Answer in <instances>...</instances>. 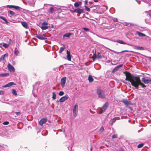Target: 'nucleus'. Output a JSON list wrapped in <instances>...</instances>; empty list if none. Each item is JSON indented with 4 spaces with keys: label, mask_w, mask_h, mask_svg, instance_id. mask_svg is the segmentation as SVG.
<instances>
[{
    "label": "nucleus",
    "mask_w": 151,
    "mask_h": 151,
    "mask_svg": "<svg viewBox=\"0 0 151 151\" xmlns=\"http://www.w3.org/2000/svg\"><path fill=\"white\" fill-rule=\"evenodd\" d=\"M125 73V80L130 82L131 85L134 86L135 89H138L139 85L143 88L146 87V86L141 82L139 77L134 76L129 72H126Z\"/></svg>",
    "instance_id": "nucleus-1"
},
{
    "label": "nucleus",
    "mask_w": 151,
    "mask_h": 151,
    "mask_svg": "<svg viewBox=\"0 0 151 151\" xmlns=\"http://www.w3.org/2000/svg\"><path fill=\"white\" fill-rule=\"evenodd\" d=\"M96 93L99 98H103L105 97V92L103 89L98 88L96 91Z\"/></svg>",
    "instance_id": "nucleus-2"
},
{
    "label": "nucleus",
    "mask_w": 151,
    "mask_h": 151,
    "mask_svg": "<svg viewBox=\"0 0 151 151\" xmlns=\"http://www.w3.org/2000/svg\"><path fill=\"white\" fill-rule=\"evenodd\" d=\"M78 105L77 104H76L73 107V116L75 117H76L77 114L78 110Z\"/></svg>",
    "instance_id": "nucleus-3"
},
{
    "label": "nucleus",
    "mask_w": 151,
    "mask_h": 151,
    "mask_svg": "<svg viewBox=\"0 0 151 151\" xmlns=\"http://www.w3.org/2000/svg\"><path fill=\"white\" fill-rule=\"evenodd\" d=\"M108 104L107 103H105V104L103 106L102 108L100 109L99 110V113H102L105 111L107 107Z\"/></svg>",
    "instance_id": "nucleus-4"
},
{
    "label": "nucleus",
    "mask_w": 151,
    "mask_h": 151,
    "mask_svg": "<svg viewBox=\"0 0 151 151\" xmlns=\"http://www.w3.org/2000/svg\"><path fill=\"white\" fill-rule=\"evenodd\" d=\"M36 37L38 39L41 40H45L46 39V37L44 35H36Z\"/></svg>",
    "instance_id": "nucleus-5"
},
{
    "label": "nucleus",
    "mask_w": 151,
    "mask_h": 151,
    "mask_svg": "<svg viewBox=\"0 0 151 151\" xmlns=\"http://www.w3.org/2000/svg\"><path fill=\"white\" fill-rule=\"evenodd\" d=\"M74 12L75 13L80 14L83 13L85 12L84 10L80 8H77L74 9Z\"/></svg>",
    "instance_id": "nucleus-6"
},
{
    "label": "nucleus",
    "mask_w": 151,
    "mask_h": 151,
    "mask_svg": "<svg viewBox=\"0 0 151 151\" xmlns=\"http://www.w3.org/2000/svg\"><path fill=\"white\" fill-rule=\"evenodd\" d=\"M7 67L9 70L11 72H14L15 71V69L10 64H8Z\"/></svg>",
    "instance_id": "nucleus-7"
},
{
    "label": "nucleus",
    "mask_w": 151,
    "mask_h": 151,
    "mask_svg": "<svg viewBox=\"0 0 151 151\" xmlns=\"http://www.w3.org/2000/svg\"><path fill=\"white\" fill-rule=\"evenodd\" d=\"M69 97L68 96H65L59 99V101L61 103H62L65 100L68 99Z\"/></svg>",
    "instance_id": "nucleus-8"
},
{
    "label": "nucleus",
    "mask_w": 151,
    "mask_h": 151,
    "mask_svg": "<svg viewBox=\"0 0 151 151\" xmlns=\"http://www.w3.org/2000/svg\"><path fill=\"white\" fill-rule=\"evenodd\" d=\"M47 121L46 118L42 119L39 122V124L41 126H42L43 124L46 123Z\"/></svg>",
    "instance_id": "nucleus-9"
},
{
    "label": "nucleus",
    "mask_w": 151,
    "mask_h": 151,
    "mask_svg": "<svg viewBox=\"0 0 151 151\" xmlns=\"http://www.w3.org/2000/svg\"><path fill=\"white\" fill-rule=\"evenodd\" d=\"M142 81L145 84L151 83V79H146L145 78H142Z\"/></svg>",
    "instance_id": "nucleus-10"
},
{
    "label": "nucleus",
    "mask_w": 151,
    "mask_h": 151,
    "mask_svg": "<svg viewBox=\"0 0 151 151\" xmlns=\"http://www.w3.org/2000/svg\"><path fill=\"white\" fill-rule=\"evenodd\" d=\"M66 77H64L61 78V84L62 87H63L65 86L66 82Z\"/></svg>",
    "instance_id": "nucleus-11"
},
{
    "label": "nucleus",
    "mask_w": 151,
    "mask_h": 151,
    "mask_svg": "<svg viewBox=\"0 0 151 151\" xmlns=\"http://www.w3.org/2000/svg\"><path fill=\"white\" fill-rule=\"evenodd\" d=\"M67 56L66 57L67 58V60L70 61L71 60V56L70 55V52L69 51H68V50L67 51Z\"/></svg>",
    "instance_id": "nucleus-12"
},
{
    "label": "nucleus",
    "mask_w": 151,
    "mask_h": 151,
    "mask_svg": "<svg viewBox=\"0 0 151 151\" xmlns=\"http://www.w3.org/2000/svg\"><path fill=\"white\" fill-rule=\"evenodd\" d=\"M15 84L13 82H11L3 86V88H6L9 87L10 86H12V85H15Z\"/></svg>",
    "instance_id": "nucleus-13"
},
{
    "label": "nucleus",
    "mask_w": 151,
    "mask_h": 151,
    "mask_svg": "<svg viewBox=\"0 0 151 151\" xmlns=\"http://www.w3.org/2000/svg\"><path fill=\"white\" fill-rule=\"evenodd\" d=\"M122 102L126 106H127L128 105L130 104V102L126 99H123Z\"/></svg>",
    "instance_id": "nucleus-14"
},
{
    "label": "nucleus",
    "mask_w": 151,
    "mask_h": 151,
    "mask_svg": "<svg viewBox=\"0 0 151 151\" xmlns=\"http://www.w3.org/2000/svg\"><path fill=\"white\" fill-rule=\"evenodd\" d=\"M136 33L138 35V36L140 37H144L146 36V35L138 31H136Z\"/></svg>",
    "instance_id": "nucleus-15"
},
{
    "label": "nucleus",
    "mask_w": 151,
    "mask_h": 151,
    "mask_svg": "<svg viewBox=\"0 0 151 151\" xmlns=\"http://www.w3.org/2000/svg\"><path fill=\"white\" fill-rule=\"evenodd\" d=\"M81 2L80 1L77 2L74 4V6L75 7L78 8L79 7V5L81 4Z\"/></svg>",
    "instance_id": "nucleus-16"
},
{
    "label": "nucleus",
    "mask_w": 151,
    "mask_h": 151,
    "mask_svg": "<svg viewBox=\"0 0 151 151\" xmlns=\"http://www.w3.org/2000/svg\"><path fill=\"white\" fill-rule=\"evenodd\" d=\"M8 55L7 53L5 54L4 55H2L0 58V62H1L2 60H3L5 57H7Z\"/></svg>",
    "instance_id": "nucleus-17"
},
{
    "label": "nucleus",
    "mask_w": 151,
    "mask_h": 151,
    "mask_svg": "<svg viewBox=\"0 0 151 151\" xmlns=\"http://www.w3.org/2000/svg\"><path fill=\"white\" fill-rule=\"evenodd\" d=\"M122 65H123L122 64H121V65H120L117 66H116L114 68V70H113V71L115 72L116 71L118 70L119 69V68L122 67Z\"/></svg>",
    "instance_id": "nucleus-18"
},
{
    "label": "nucleus",
    "mask_w": 151,
    "mask_h": 151,
    "mask_svg": "<svg viewBox=\"0 0 151 151\" xmlns=\"http://www.w3.org/2000/svg\"><path fill=\"white\" fill-rule=\"evenodd\" d=\"M22 24L25 28L26 29L28 28V24L25 22H22Z\"/></svg>",
    "instance_id": "nucleus-19"
},
{
    "label": "nucleus",
    "mask_w": 151,
    "mask_h": 151,
    "mask_svg": "<svg viewBox=\"0 0 151 151\" xmlns=\"http://www.w3.org/2000/svg\"><path fill=\"white\" fill-rule=\"evenodd\" d=\"M71 34H72L70 33H66L63 36V38H64L65 37L69 38L70 37Z\"/></svg>",
    "instance_id": "nucleus-20"
},
{
    "label": "nucleus",
    "mask_w": 151,
    "mask_h": 151,
    "mask_svg": "<svg viewBox=\"0 0 151 151\" xmlns=\"http://www.w3.org/2000/svg\"><path fill=\"white\" fill-rule=\"evenodd\" d=\"M63 47H61L60 48V50L59 51V53H61L64 50L65 48V47L64 45H63Z\"/></svg>",
    "instance_id": "nucleus-21"
},
{
    "label": "nucleus",
    "mask_w": 151,
    "mask_h": 151,
    "mask_svg": "<svg viewBox=\"0 0 151 151\" xmlns=\"http://www.w3.org/2000/svg\"><path fill=\"white\" fill-rule=\"evenodd\" d=\"M88 79L90 83L92 82L93 81V79L92 77V76L91 75H89L88 78Z\"/></svg>",
    "instance_id": "nucleus-22"
},
{
    "label": "nucleus",
    "mask_w": 151,
    "mask_h": 151,
    "mask_svg": "<svg viewBox=\"0 0 151 151\" xmlns=\"http://www.w3.org/2000/svg\"><path fill=\"white\" fill-rule=\"evenodd\" d=\"M117 119L116 117H115L113 118V119H111V121L110 122V124L112 125L113 123L115 122L116 120Z\"/></svg>",
    "instance_id": "nucleus-23"
},
{
    "label": "nucleus",
    "mask_w": 151,
    "mask_h": 151,
    "mask_svg": "<svg viewBox=\"0 0 151 151\" xmlns=\"http://www.w3.org/2000/svg\"><path fill=\"white\" fill-rule=\"evenodd\" d=\"M117 42L119 43L122 44L127 45V44L126 43L124 42L122 40H117Z\"/></svg>",
    "instance_id": "nucleus-24"
},
{
    "label": "nucleus",
    "mask_w": 151,
    "mask_h": 151,
    "mask_svg": "<svg viewBox=\"0 0 151 151\" xmlns=\"http://www.w3.org/2000/svg\"><path fill=\"white\" fill-rule=\"evenodd\" d=\"M41 28L42 30H45L48 28V27L47 26H45L42 25L41 27Z\"/></svg>",
    "instance_id": "nucleus-25"
},
{
    "label": "nucleus",
    "mask_w": 151,
    "mask_h": 151,
    "mask_svg": "<svg viewBox=\"0 0 151 151\" xmlns=\"http://www.w3.org/2000/svg\"><path fill=\"white\" fill-rule=\"evenodd\" d=\"M0 18L3 20L6 23H9L5 17H0Z\"/></svg>",
    "instance_id": "nucleus-26"
},
{
    "label": "nucleus",
    "mask_w": 151,
    "mask_h": 151,
    "mask_svg": "<svg viewBox=\"0 0 151 151\" xmlns=\"http://www.w3.org/2000/svg\"><path fill=\"white\" fill-rule=\"evenodd\" d=\"M56 94L55 92H53L52 93V98L53 100H55L56 98Z\"/></svg>",
    "instance_id": "nucleus-27"
},
{
    "label": "nucleus",
    "mask_w": 151,
    "mask_h": 151,
    "mask_svg": "<svg viewBox=\"0 0 151 151\" xmlns=\"http://www.w3.org/2000/svg\"><path fill=\"white\" fill-rule=\"evenodd\" d=\"M136 49L137 50H143L144 49V48L143 47L137 46L136 47Z\"/></svg>",
    "instance_id": "nucleus-28"
},
{
    "label": "nucleus",
    "mask_w": 151,
    "mask_h": 151,
    "mask_svg": "<svg viewBox=\"0 0 151 151\" xmlns=\"http://www.w3.org/2000/svg\"><path fill=\"white\" fill-rule=\"evenodd\" d=\"M54 11L53 8L52 7H51L50 8L48 12L50 13H52Z\"/></svg>",
    "instance_id": "nucleus-29"
},
{
    "label": "nucleus",
    "mask_w": 151,
    "mask_h": 151,
    "mask_svg": "<svg viewBox=\"0 0 151 151\" xmlns=\"http://www.w3.org/2000/svg\"><path fill=\"white\" fill-rule=\"evenodd\" d=\"M12 93L14 95H17V93L16 90L14 89H12Z\"/></svg>",
    "instance_id": "nucleus-30"
},
{
    "label": "nucleus",
    "mask_w": 151,
    "mask_h": 151,
    "mask_svg": "<svg viewBox=\"0 0 151 151\" xmlns=\"http://www.w3.org/2000/svg\"><path fill=\"white\" fill-rule=\"evenodd\" d=\"M1 76L4 77L6 76L9 75V73H5L4 74H1Z\"/></svg>",
    "instance_id": "nucleus-31"
},
{
    "label": "nucleus",
    "mask_w": 151,
    "mask_h": 151,
    "mask_svg": "<svg viewBox=\"0 0 151 151\" xmlns=\"http://www.w3.org/2000/svg\"><path fill=\"white\" fill-rule=\"evenodd\" d=\"M92 58L93 60H94L95 58H97V55H96V53L94 54L93 55V56H92Z\"/></svg>",
    "instance_id": "nucleus-32"
},
{
    "label": "nucleus",
    "mask_w": 151,
    "mask_h": 151,
    "mask_svg": "<svg viewBox=\"0 0 151 151\" xmlns=\"http://www.w3.org/2000/svg\"><path fill=\"white\" fill-rule=\"evenodd\" d=\"M84 7L86 10L88 12H89L90 11V9L87 6H84Z\"/></svg>",
    "instance_id": "nucleus-33"
},
{
    "label": "nucleus",
    "mask_w": 151,
    "mask_h": 151,
    "mask_svg": "<svg viewBox=\"0 0 151 151\" xmlns=\"http://www.w3.org/2000/svg\"><path fill=\"white\" fill-rule=\"evenodd\" d=\"M19 53V51L18 50H15L14 54L16 56H17Z\"/></svg>",
    "instance_id": "nucleus-34"
},
{
    "label": "nucleus",
    "mask_w": 151,
    "mask_h": 151,
    "mask_svg": "<svg viewBox=\"0 0 151 151\" xmlns=\"http://www.w3.org/2000/svg\"><path fill=\"white\" fill-rule=\"evenodd\" d=\"M143 145L144 144L143 143L140 144L138 145L137 146V147L138 148H140L142 147L143 146Z\"/></svg>",
    "instance_id": "nucleus-35"
},
{
    "label": "nucleus",
    "mask_w": 151,
    "mask_h": 151,
    "mask_svg": "<svg viewBox=\"0 0 151 151\" xmlns=\"http://www.w3.org/2000/svg\"><path fill=\"white\" fill-rule=\"evenodd\" d=\"M9 14L12 16L14 15L15 14V13L12 11H9Z\"/></svg>",
    "instance_id": "nucleus-36"
},
{
    "label": "nucleus",
    "mask_w": 151,
    "mask_h": 151,
    "mask_svg": "<svg viewBox=\"0 0 151 151\" xmlns=\"http://www.w3.org/2000/svg\"><path fill=\"white\" fill-rule=\"evenodd\" d=\"M82 29L84 30L86 32H88L89 30V29L88 28L86 27H83Z\"/></svg>",
    "instance_id": "nucleus-37"
},
{
    "label": "nucleus",
    "mask_w": 151,
    "mask_h": 151,
    "mask_svg": "<svg viewBox=\"0 0 151 151\" xmlns=\"http://www.w3.org/2000/svg\"><path fill=\"white\" fill-rule=\"evenodd\" d=\"M64 94V93L63 91H60L59 92V95L60 96H63V95Z\"/></svg>",
    "instance_id": "nucleus-38"
},
{
    "label": "nucleus",
    "mask_w": 151,
    "mask_h": 151,
    "mask_svg": "<svg viewBox=\"0 0 151 151\" xmlns=\"http://www.w3.org/2000/svg\"><path fill=\"white\" fill-rule=\"evenodd\" d=\"M3 47L5 48H7L9 46V45L8 44L5 43H3Z\"/></svg>",
    "instance_id": "nucleus-39"
},
{
    "label": "nucleus",
    "mask_w": 151,
    "mask_h": 151,
    "mask_svg": "<svg viewBox=\"0 0 151 151\" xmlns=\"http://www.w3.org/2000/svg\"><path fill=\"white\" fill-rule=\"evenodd\" d=\"M48 24L47 22H44L42 23V25L46 26L48 25Z\"/></svg>",
    "instance_id": "nucleus-40"
},
{
    "label": "nucleus",
    "mask_w": 151,
    "mask_h": 151,
    "mask_svg": "<svg viewBox=\"0 0 151 151\" xmlns=\"http://www.w3.org/2000/svg\"><path fill=\"white\" fill-rule=\"evenodd\" d=\"M102 57L101 55L98 53V54L97 55V58H102Z\"/></svg>",
    "instance_id": "nucleus-41"
},
{
    "label": "nucleus",
    "mask_w": 151,
    "mask_h": 151,
    "mask_svg": "<svg viewBox=\"0 0 151 151\" xmlns=\"http://www.w3.org/2000/svg\"><path fill=\"white\" fill-rule=\"evenodd\" d=\"M104 129L103 127H102L101 128L100 130H99V131L101 132L104 131Z\"/></svg>",
    "instance_id": "nucleus-42"
},
{
    "label": "nucleus",
    "mask_w": 151,
    "mask_h": 151,
    "mask_svg": "<svg viewBox=\"0 0 151 151\" xmlns=\"http://www.w3.org/2000/svg\"><path fill=\"white\" fill-rule=\"evenodd\" d=\"M9 124V122L8 121L4 122L3 123V124L5 125H8Z\"/></svg>",
    "instance_id": "nucleus-43"
},
{
    "label": "nucleus",
    "mask_w": 151,
    "mask_h": 151,
    "mask_svg": "<svg viewBox=\"0 0 151 151\" xmlns=\"http://www.w3.org/2000/svg\"><path fill=\"white\" fill-rule=\"evenodd\" d=\"M13 8L16 9H19L20 8V7L17 6H14Z\"/></svg>",
    "instance_id": "nucleus-44"
},
{
    "label": "nucleus",
    "mask_w": 151,
    "mask_h": 151,
    "mask_svg": "<svg viewBox=\"0 0 151 151\" xmlns=\"http://www.w3.org/2000/svg\"><path fill=\"white\" fill-rule=\"evenodd\" d=\"M117 136L116 134H114L112 136V137L113 139L116 138H117Z\"/></svg>",
    "instance_id": "nucleus-45"
},
{
    "label": "nucleus",
    "mask_w": 151,
    "mask_h": 151,
    "mask_svg": "<svg viewBox=\"0 0 151 151\" xmlns=\"http://www.w3.org/2000/svg\"><path fill=\"white\" fill-rule=\"evenodd\" d=\"M147 12H148V14H149L150 17L151 18V10H150Z\"/></svg>",
    "instance_id": "nucleus-46"
},
{
    "label": "nucleus",
    "mask_w": 151,
    "mask_h": 151,
    "mask_svg": "<svg viewBox=\"0 0 151 151\" xmlns=\"http://www.w3.org/2000/svg\"><path fill=\"white\" fill-rule=\"evenodd\" d=\"M4 92L3 91L0 90V95H3L4 94Z\"/></svg>",
    "instance_id": "nucleus-47"
},
{
    "label": "nucleus",
    "mask_w": 151,
    "mask_h": 151,
    "mask_svg": "<svg viewBox=\"0 0 151 151\" xmlns=\"http://www.w3.org/2000/svg\"><path fill=\"white\" fill-rule=\"evenodd\" d=\"M7 6L10 8H13L14 7L13 5H7Z\"/></svg>",
    "instance_id": "nucleus-48"
},
{
    "label": "nucleus",
    "mask_w": 151,
    "mask_h": 151,
    "mask_svg": "<svg viewBox=\"0 0 151 151\" xmlns=\"http://www.w3.org/2000/svg\"><path fill=\"white\" fill-rule=\"evenodd\" d=\"M113 21L114 22H118V19L117 18H114L113 19Z\"/></svg>",
    "instance_id": "nucleus-49"
},
{
    "label": "nucleus",
    "mask_w": 151,
    "mask_h": 151,
    "mask_svg": "<svg viewBox=\"0 0 151 151\" xmlns=\"http://www.w3.org/2000/svg\"><path fill=\"white\" fill-rule=\"evenodd\" d=\"M15 114L17 115H20L21 114L20 112H16Z\"/></svg>",
    "instance_id": "nucleus-50"
},
{
    "label": "nucleus",
    "mask_w": 151,
    "mask_h": 151,
    "mask_svg": "<svg viewBox=\"0 0 151 151\" xmlns=\"http://www.w3.org/2000/svg\"><path fill=\"white\" fill-rule=\"evenodd\" d=\"M143 1L147 3L148 2L149 0H142Z\"/></svg>",
    "instance_id": "nucleus-51"
},
{
    "label": "nucleus",
    "mask_w": 151,
    "mask_h": 151,
    "mask_svg": "<svg viewBox=\"0 0 151 151\" xmlns=\"http://www.w3.org/2000/svg\"><path fill=\"white\" fill-rule=\"evenodd\" d=\"M92 146H91V148L90 149V151H92Z\"/></svg>",
    "instance_id": "nucleus-52"
},
{
    "label": "nucleus",
    "mask_w": 151,
    "mask_h": 151,
    "mask_svg": "<svg viewBox=\"0 0 151 151\" xmlns=\"http://www.w3.org/2000/svg\"><path fill=\"white\" fill-rule=\"evenodd\" d=\"M128 50H124V51H122L121 52H128Z\"/></svg>",
    "instance_id": "nucleus-53"
},
{
    "label": "nucleus",
    "mask_w": 151,
    "mask_h": 151,
    "mask_svg": "<svg viewBox=\"0 0 151 151\" xmlns=\"http://www.w3.org/2000/svg\"><path fill=\"white\" fill-rule=\"evenodd\" d=\"M33 95L35 97H37V95L36 94H33Z\"/></svg>",
    "instance_id": "nucleus-54"
},
{
    "label": "nucleus",
    "mask_w": 151,
    "mask_h": 151,
    "mask_svg": "<svg viewBox=\"0 0 151 151\" xmlns=\"http://www.w3.org/2000/svg\"><path fill=\"white\" fill-rule=\"evenodd\" d=\"M94 1L95 2H97L98 1V0H94Z\"/></svg>",
    "instance_id": "nucleus-55"
},
{
    "label": "nucleus",
    "mask_w": 151,
    "mask_h": 151,
    "mask_svg": "<svg viewBox=\"0 0 151 151\" xmlns=\"http://www.w3.org/2000/svg\"><path fill=\"white\" fill-rule=\"evenodd\" d=\"M87 1H85V4H87Z\"/></svg>",
    "instance_id": "nucleus-56"
},
{
    "label": "nucleus",
    "mask_w": 151,
    "mask_h": 151,
    "mask_svg": "<svg viewBox=\"0 0 151 151\" xmlns=\"http://www.w3.org/2000/svg\"><path fill=\"white\" fill-rule=\"evenodd\" d=\"M53 25H52V28H53Z\"/></svg>",
    "instance_id": "nucleus-57"
},
{
    "label": "nucleus",
    "mask_w": 151,
    "mask_h": 151,
    "mask_svg": "<svg viewBox=\"0 0 151 151\" xmlns=\"http://www.w3.org/2000/svg\"><path fill=\"white\" fill-rule=\"evenodd\" d=\"M53 89H55V87H53Z\"/></svg>",
    "instance_id": "nucleus-58"
},
{
    "label": "nucleus",
    "mask_w": 151,
    "mask_h": 151,
    "mask_svg": "<svg viewBox=\"0 0 151 151\" xmlns=\"http://www.w3.org/2000/svg\"><path fill=\"white\" fill-rule=\"evenodd\" d=\"M63 132L64 133L65 132V130H64Z\"/></svg>",
    "instance_id": "nucleus-59"
},
{
    "label": "nucleus",
    "mask_w": 151,
    "mask_h": 151,
    "mask_svg": "<svg viewBox=\"0 0 151 151\" xmlns=\"http://www.w3.org/2000/svg\"><path fill=\"white\" fill-rule=\"evenodd\" d=\"M149 58H150V59H151V57H149Z\"/></svg>",
    "instance_id": "nucleus-60"
},
{
    "label": "nucleus",
    "mask_w": 151,
    "mask_h": 151,
    "mask_svg": "<svg viewBox=\"0 0 151 151\" xmlns=\"http://www.w3.org/2000/svg\"><path fill=\"white\" fill-rule=\"evenodd\" d=\"M1 76V74H0V77Z\"/></svg>",
    "instance_id": "nucleus-61"
},
{
    "label": "nucleus",
    "mask_w": 151,
    "mask_h": 151,
    "mask_svg": "<svg viewBox=\"0 0 151 151\" xmlns=\"http://www.w3.org/2000/svg\"><path fill=\"white\" fill-rule=\"evenodd\" d=\"M130 109L132 110V109L131 108V107H130Z\"/></svg>",
    "instance_id": "nucleus-62"
},
{
    "label": "nucleus",
    "mask_w": 151,
    "mask_h": 151,
    "mask_svg": "<svg viewBox=\"0 0 151 151\" xmlns=\"http://www.w3.org/2000/svg\"><path fill=\"white\" fill-rule=\"evenodd\" d=\"M123 151V150H122V151Z\"/></svg>",
    "instance_id": "nucleus-63"
}]
</instances>
